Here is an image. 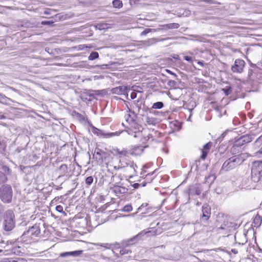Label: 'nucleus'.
Instances as JSON below:
<instances>
[{
	"mask_svg": "<svg viewBox=\"0 0 262 262\" xmlns=\"http://www.w3.org/2000/svg\"><path fill=\"white\" fill-rule=\"evenodd\" d=\"M14 214H6L4 222V228L6 231H11L14 227Z\"/></svg>",
	"mask_w": 262,
	"mask_h": 262,
	"instance_id": "obj_6",
	"label": "nucleus"
},
{
	"mask_svg": "<svg viewBox=\"0 0 262 262\" xmlns=\"http://www.w3.org/2000/svg\"><path fill=\"white\" fill-rule=\"evenodd\" d=\"M137 134H140V132H138V133H137L136 132H134V137L135 138H137V137H138Z\"/></svg>",
	"mask_w": 262,
	"mask_h": 262,
	"instance_id": "obj_55",
	"label": "nucleus"
},
{
	"mask_svg": "<svg viewBox=\"0 0 262 262\" xmlns=\"http://www.w3.org/2000/svg\"><path fill=\"white\" fill-rule=\"evenodd\" d=\"M41 24L43 25H49L50 26H53L54 22L52 21H43L41 22Z\"/></svg>",
	"mask_w": 262,
	"mask_h": 262,
	"instance_id": "obj_40",
	"label": "nucleus"
},
{
	"mask_svg": "<svg viewBox=\"0 0 262 262\" xmlns=\"http://www.w3.org/2000/svg\"><path fill=\"white\" fill-rule=\"evenodd\" d=\"M167 84L170 87L174 88L177 84V82L174 80H170L168 81Z\"/></svg>",
	"mask_w": 262,
	"mask_h": 262,
	"instance_id": "obj_39",
	"label": "nucleus"
},
{
	"mask_svg": "<svg viewBox=\"0 0 262 262\" xmlns=\"http://www.w3.org/2000/svg\"><path fill=\"white\" fill-rule=\"evenodd\" d=\"M148 204H143L141 206L138 208V212H141V213H146L147 212L152 211V208H147Z\"/></svg>",
	"mask_w": 262,
	"mask_h": 262,
	"instance_id": "obj_18",
	"label": "nucleus"
},
{
	"mask_svg": "<svg viewBox=\"0 0 262 262\" xmlns=\"http://www.w3.org/2000/svg\"><path fill=\"white\" fill-rule=\"evenodd\" d=\"M139 234L137 235V236H134L133 238H130V239L128 241V242H132L134 241V240H135V239L137 238V237L138 236H139Z\"/></svg>",
	"mask_w": 262,
	"mask_h": 262,
	"instance_id": "obj_54",
	"label": "nucleus"
},
{
	"mask_svg": "<svg viewBox=\"0 0 262 262\" xmlns=\"http://www.w3.org/2000/svg\"><path fill=\"white\" fill-rule=\"evenodd\" d=\"M112 4L113 7L115 8H120L123 6L122 2L120 0H114Z\"/></svg>",
	"mask_w": 262,
	"mask_h": 262,
	"instance_id": "obj_25",
	"label": "nucleus"
},
{
	"mask_svg": "<svg viewBox=\"0 0 262 262\" xmlns=\"http://www.w3.org/2000/svg\"><path fill=\"white\" fill-rule=\"evenodd\" d=\"M253 71L252 69L249 70L248 76L249 78L251 80L253 79Z\"/></svg>",
	"mask_w": 262,
	"mask_h": 262,
	"instance_id": "obj_44",
	"label": "nucleus"
},
{
	"mask_svg": "<svg viewBox=\"0 0 262 262\" xmlns=\"http://www.w3.org/2000/svg\"><path fill=\"white\" fill-rule=\"evenodd\" d=\"M190 14V12H189V11H187V12H186V15H187V14Z\"/></svg>",
	"mask_w": 262,
	"mask_h": 262,
	"instance_id": "obj_64",
	"label": "nucleus"
},
{
	"mask_svg": "<svg viewBox=\"0 0 262 262\" xmlns=\"http://www.w3.org/2000/svg\"><path fill=\"white\" fill-rule=\"evenodd\" d=\"M106 221V220H103V221L102 220L100 222H99V224H103V223H105Z\"/></svg>",
	"mask_w": 262,
	"mask_h": 262,
	"instance_id": "obj_56",
	"label": "nucleus"
},
{
	"mask_svg": "<svg viewBox=\"0 0 262 262\" xmlns=\"http://www.w3.org/2000/svg\"><path fill=\"white\" fill-rule=\"evenodd\" d=\"M145 120L146 123L149 125H156L159 122L157 118L148 116L145 117Z\"/></svg>",
	"mask_w": 262,
	"mask_h": 262,
	"instance_id": "obj_13",
	"label": "nucleus"
},
{
	"mask_svg": "<svg viewBox=\"0 0 262 262\" xmlns=\"http://www.w3.org/2000/svg\"><path fill=\"white\" fill-rule=\"evenodd\" d=\"M210 211V208L207 205H204L202 207V213H208Z\"/></svg>",
	"mask_w": 262,
	"mask_h": 262,
	"instance_id": "obj_38",
	"label": "nucleus"
},
{
	"mask_svg": "<svg viewBox=\"0 0 262 262\" xmlns=\"http://www.w3.org/2000/svg\"><path fill=\"white\" fill-rule=\"evenodd\" d=\"M166 72L167 73L170 74L171 75H173L174 77H177V75L175 73H173L172 72L170 71V70H166Z\"/></svg>",
	"mask_w": 262,
	"mask_h": 262,
	"instance_id": "obj_52",
	"label": "nucleus"
},
{
	"mask_svg": "<svg viewBox=\"0 0 262 262\" xmlns=\"http://www.w3.org/2000/svg\"><path fill=\"white\" fill-rule=\"evenodd\" d=\"M163 27L165 29H178L180 27V25L178 23H171L164 25Z\"/></svg>",
	"mask_w": 262,
	"mask_h": 262,
	"instance_id": "obj_19",
	"label": "nucleus"
},
{
	"mask_svg": "<svg viewBox=\"0 0 262 262\" xmlns=\"http://www.w3.org/2000/svg\"><path fill=\"white\" fill-rule=\"evenodd\" d=\"M167 29H164V27H163V25L161 26V28H157L155 30V31H164V30H166Z\"/></svg>",
	"mask_w": 262,
	"mask_h": 262,
	"instance_id": "obj_50",
	"label": "nucleus"
},
{
	"mask_svg": "<svg viewBox=\"0 0 262 262\" xmlns=\"http://www.w3.org/2000/svg\"><path fill=\"white\" fill-rule=\"evenodd\" d=\"M244 161L241 155L233 156L223 163L222 169L225 171H229L240 165Z\"/></svg>",
	"mask_w": 262,
	"mask_h": 262,
	"instance_id": "obj_2",
	"label": "nucleus"
},
{
	"mask_svg": "<svg viewBox=\"0 0 262 262\" xmlns=\"http://www.w3.org/2000/svg\"><path fill=\"white\" fill-rule=\"evenodd\" d=\"M93 180V178L92 176L88 177L85 179V183L88 186H90L92 184Z\"/></svg>",
	"mask_w": 262,
	"mask_h": 262,
	"instance_id": "obj_35",
	"label": "nucleus"
},
{
	"mask_svg": "<svg viewBox=\"0 0 262 262\" xmlns=\"http://www.w3.org/2000/svg\"><path fill=\"white\" fill-rule=\"evenodd\" d=\"M20 220L21 221L20 224L22 225L23 226L26 225L27 223L30 221L29 220H28L27 215L24 214L20 216Z\"/></svg>",
	"mask_w": 262,
	"mask_h": 262,
	"instance_id": "obj_23",
	"label": "nucleus"
},
{
	"mask_svg": "<svg viewBox=\"0 0 262 262\" xmlns=\"http://www.w3.org/2000/svg\"><path fill=\"white\" fill-rule=\"evenodd\" d=\"M144 150V147L142 146H137L134 147L130 151L129 154L133 155H140Z\"/></svg>",
	"mask_w": 262,
	"mask_h": 262,
	"instance_id": "obj_12",
	"label": "nucleus"
},
{
	"mask_svg": "<svg viewBox=\"0 0 262 262\" xmlns=\"http://www.w3.org/2000/svg\"><path fill=\"white\" fill-rule=\"evenodd\" d=\"M94 245L95 246H100L102 247H103L105 249H113L114 248L118 246H119L120 244L117 242H115L114 243L110 244V243H93Z\"/></svg>",
	"mask_w": 262,
	"mask_h": 262,
	"instance_id": "obj_10",
	"label": "nucleus"
},
{
	"mask_svg": "<svg viewBox=\"0 0 262 262\" xmlns=\"http://www.w3.org/2000/svg\"><path fill=\"white\" fill-rule=\"evenodd\" d=\"M12 197V190L9 185H4L0 188V198L4 203L11 202Z\"/></svg>",
	"mask_w": 262,
	"mask_h": 262,
	"instance_id": "obj_4",
	"label": "nucleus"
},
{
	"mask_svg": "<svg viewBox=\"0 0 262 262\" xmlns=\"http://www.w3.org/2000/svg\"><path fill=\"white\" fill-rule=\"evenodd\" d=\"M202 2H206L210 4H217V2L214 0H202Z\"/></svg>",
	"mask_w": 262,
	"mask_h": 262,
	"instance_id": "obj_45",
	"label": "nucleus"
},
{
	"mask_svg": "<svg viewBox=\"0 0 262 262\" xmlns=\"http://www.w3.org/2000/svg\"><path fill=\"white\" fill-rule=\"evenodd\" d=\"M241 138L243 139L242 140H243L245 144L250 142L253 139L252 135H246L241 137Z\"/></svg>",
	"mask_w": 262,
	"mask_h": 262,
	"instance_id": "obj_20",
	"label": "nucleus"
},
{
	"mask_svg": "<svg viewBox=\"0 0 262 262\" xmlns=\"http://www.w3.org/2000/svg\"><path fill=\"white\" fill-rule=\"evenodd\" d=\"M5 118V116L3 115L0 114V119H4Z\"/></svg>",
	"mask_w": 262,
	"mask_h": 262,
	"instance_id": "obj_58",
	"label": "nucleus"
},
{
	"mask_svg": "<svg viewBox=\"0 0 262 262\" xmlns=\"http://www.w3.org/2000/svg\"><path fill=\"white\" fill-rule=\"evenodd\" d=\"M132 207L130 205H125L121 210L124 212H129L132 210Z\"/></svg>",
	"mask_w": 262,
	"mask_h": 262,
	"instance_id": "obj_34",
	"label": "nucleus"
},
{
	"mask_svg": "<svg viewBox=\"0 0 262 262\" xmlns=\"http://www.w3.org/2000/svg\"><path fill=\"white\" fill-rule=\"evenodd\" d=\"M114 151L120 158L119 163L120 164V166L122 168L126 167V170L128 171L132 175H133L136 172L135 167H137V166L134 164L133 161H128V162H126L124 159V158L128 155L129 152L125 148H122L121 149L116 148L114 149Z\"/></svg>",
	"mask_w": 262,
	"mask_h": 262,
	"instance_id": "obj_1",
	"label": "nucleus"
},
{
	"mask_svg": "<svg viewBox=\"0 0 262 262\" xmlns=\"http://www.w3.org/2000/svg\"><path fill=\"white\" fill-rule=\"evenodd\" d=\"M246 63L244 60L240 59H236L234 61V64L231 67V71L233 73H242L244 71Z\"/></svg>",
	"mask_w": 262,
	"mask_h": 262,
	"instance_id": "obj_7",
	"label": "nucleus"
},
{
	"mask_svg": "<svg viewBox=\"0 0 262 262\" xmlns=\"http://www.w3.org/2000/svg\"><path fill=\"white\" fill-rule=\"evenodd\" d=\"M111 92L116 95H128V89L125 86H119L113 88Z\"/></svg>",
	"mask_w": 262,
	"mask_h": 262,
	"instance_id": "obj_8",
	"label": "nucleus"
},
{
	"mask_svg": "<svg viewBox=\"0 0 262 262\" xmlns=\"http://www.w3.org/2000/svg\"><path fill=\"white\" fill-rule=\"evenodd\" d=\"M262 223V217L259 215V214H256L255 216L253 219V221L252 224L255 227H259Z\"/></svg>",
	"mask_w": 262,
	"mask_h": 262,
	"instance_id": "obj_16",
	"label": "nucleus"
},
{
	"mask_svg": "<svg viewBox=\"0 0 262 262\" xmlns=\"http://www.w3.org/2000/svg\"><path fill=\"white\" fill-rule=\"evenodd\" d=\"M60 169L64 170H67V166L66 164H62L60 166Z\"/></svg>",
	"mask_w": 262,
	"mask_h": 262,
	"instance_id": "obj_49",
	"label": "nucleus"
},
{
	"mask_svg": "<svg viewBox=\"0 0 262 262\" xmlns=\"http://www.w3.org/2000/svg\"><path fill=\"white\" fill-rule=\"evenodd\" d=\"M151 31V30L150 29H146L141 33V35H146L147 33L150 32Z\"/></svg>",
	"mask_w": 262,
	"mask_h": 262,
	"instance_id": "obj_47",
	"label": "nucleus"
},
{
	"mask_svg": "<svg viewBox=\"0 0 262 262\" xmlns=\"http://www.w3.org/2000/svg\"><path fill=\"white\" fill-rule=\"evenodd\" d=\"M220 229H225V228L224 227H223V226H222L220 228Z\"/></svg>",
	"mask_w": 262,
	"mask_h": 262,
	"instance_id": "obj_61",
	"label": "nucleus"
},
{
	"mask_svg": "<svg viewBox=\"0 0 262 262\" xmlns=\"http://www.w3.org/2000/svg\"><path fill=\"white\" fill-rule=\"evenodd\" d=\"M99 260L102 262H112V259L108 257L104 256L103 255H101L99 257Z\"/></svg>",
	"mask_w": 262,
	"mask_h": 262,
	"instance_id": "obj_30",
	"label": "nucleus"
},
{
	"mask_svg": "<svg viewBox=\"0 0 262 262\" xmlns=\"http://www.w3.org/2000/svg\"><path fill=\"white\" fill-rule=\"evenodd\" d=\"M222 90L226 96L229 95L231 93V89L230 86H227L225 88L223 89Z\"/></svg>",
	"mask_w": 262,
	"mask_h": 262,
	"instance_id": "obj_33",
	"label": "nucleus"
},
{
	"mask_svg": "<svg viewBox=\"0 0 262 262\" xmlns=\"http://www.w3.org/2000/svg\"><path fill=\"white\" fill-rule=\"evenodd\" d=\"M212 145V143L211 142H209L204 145L203 148L202 150V155L201 156V158L203 160H205L208 155V153L210 149L211 146Z\"/></svg>",
	"mask_w": 262,
	"mask_h": 262,
	"instance_id": "obj_9",
	"label": "nucleus"
},
{
	"mask_svg": "<svg viewBox=\"0 0 262 262\" xmlns=\"http://www.w3.org/2000/svg\"><path fill=\"white\" fill-rule=\"evenodd\" d=\"M8 98L4 95L0 94V102H2L3 100H7Z\"/></svg>",
	"mask_w": 262,
	"mask_h": 262,
	"instance_id": "obj_46",
	"label": "nucleus"
},
{
	"mask_svg": "<svg viewBox=\"0 0 262 262\" xmlns=\"http://www.w3.org/2000/svg\"><path fill=\"white\" fill-rule=\"evenodd\" d=\"M262 145V135L257 138L253 144L255 149H258Z\"/></svg>",
	"mask_w": 262,
	"mask_h": 262,
	"instance_id": "obj_22",
	"label": "nucleus"
},
{
	"mask_svg": "<svg viewBox=\"0 0 262 262\" xmlns=\"http://www.w3.org/2000/svg\"><path fill=\"white\" fill-rule=\"evenodd\" d=\"M3 211L2 206L0 205V213Z\"/></svg>",
	"mask_w": 262,
	"mask_h": 262,
	"instance_id": "obj_59",
	"label": "nucleus"
},
{
	"mask_svg": "<svg viewBox=\"0 0 262 262\" xmlns=\"http://www.w3.org/2000/svg\"><path fill=\"white\" fill-rule=\"evenodd\" d=\"M198 63L199 64H201L202 66H203V65H204L203 63L202 62H201V61H199Z\"/></svg>",
	"mask_w": 262,
	"mask_h": 262,
	"instance_id": "obj_60",
	"label": "nucleus"
},
{
	"mask_svg": "<svg viewBox=\"0 0 262 262\" xmlns=\"http://www.w3.org/2000/svg\"><path fill=\"white\" fill-rule=\"evenodd\" d=\"M140 186V184H138V183H134L133 185V187L135 188V189H137L139 187V186Z\"/></svg>",
	"mask_w": 262,
	"mask_h": 262,
	"instance_id": "obj_53",
	"label": "nucleus"
},
{
	"mask_svg": "<svg viewBox=\"0 0 262 262\" xmlns=\"http://www.w3.org/2000/svg\"><path fill=\"white\" fill-rule=\"evenodd\" d=\"M2 166V169L4 171H9V168L8 166Z\"/></svg>",
	"mask_w": 262,
	"mask_h": 262,
	"instance_id": "obj_51",
	"label": "nucleus"
},
{
	"mask_svg": "<svg viewBox=\"0 0 262 262\" xmlns=\"http://www.w3.org/2000/svg\"><path fill=\"white\" fill-rule=\"evenodd\" d=\"M7 181L6 176L3 172L0 171V184L5 183Z\"/></svg>",
	"mask_w": 262,
	"mask_h": 262,
	"instance_id": "obj_31",
	"label": "nucleus"
},
{
	"mask_svg": "<svg viewBox=\"0 0 262 262\" xmlns=\"http://www.w3.org/2000/svg\"><path fill=\"white\" fill-rule=\"evenodd\" d=\"M92 132L97 136L104 138H110L115 136H119L120 134V132L110 133L96 127L93 128Z\"/></svg>",
	"mask_w": 262,
	"mask_h": 262,
	"instance_id": "obj_5",
	"label": "nucleus"
},
{
	"mask_svg": "<svg viewBox=\"0 0 262 262\" xmlns=\"http://www.w3.org/2000/svg\"><path fill=\"white\" fill-rule=\"evenodd\" d=\"M57 211L60 212V213H65L64 212H63V207L61 205H58L55 208Z\"/></svg>",
	"mask_w": 262,
	"mask_h": 262,
	"instance_id": "obj_43",
	"label": "nucleus"
},
{
	"mask_svg": "<svg viewBox=\"0 0 262 262\" xmlns=\"http://www.w3.org/2000/svg\"><path fill=\"white\" fill-rule=\"evenodd\" d=\"M184 59L189 62V63H192L193 61V58L191 56H188L186 55L184 56Z\"/></svg>",
	"mask_w": 262,
	"mask_h": 262,
	"instance_id": "obj_41",
	"label": "nucleus"
},
{
	"mask_svg": "<svg viewBox=\"0 0 262 262\" xmlns=\"http://www.w3.org/2000/svg\"><path fill=\"white\" fill-rule=\"evenodd\" d=\"M127 189L124 187L117 186L114 188V191L116 193H125Z\"/></svg>",
	"mask_w": 262,
	"mask_h": 262,
	"instance_id": "obj_24",
	"label": "nucleus"
},
{
	"mask_svg": "<svg viewBox=\"0 0 262 262\" xmlns=\"http://www.w3.org/2000/svg\"><path fill=\"white\" fill-rule=\"evenodd\" d=\"M99 58V54L97 52H92L88 57L89 60H93Z\"/></svg>",
	"mask_w": 262,
	"mask_h": 262,
	"instance_id": "obj_26",
	"label": "nucleus"
},
{
	"mask_svg": "<svg viewBox=\"0 0 262 262\" xmlns=\"http://www.w3.org/2000/svg\"><path fill=\"white\" fill-rule=\"evenodd\" d=\"M241 138L243 139L242 140H243L245 144L250 142L253 139L252 135H246L241 137Z\"/></svg>",
	"mask_w": 262,
	"mask_h": 262,
	"instance_id": "obj_21",
	"label": "nucleus"
},
{
	"mask_svg": "<svg viewBox=\"0 0 262 262\" xmlns=\"http://www.w3.org/2000/svg\"><path fill=\"white\" fill-rule=\"evenodd\" d=\"M102 150L99 148H96L93 155L94 158L97 161H102Z\"/></svg>",
	"mask_w": 262,
	"mask_h": 262,
	"instance_id": "obj_17",
	"label": "nucleus"
},
{
	"mask_svg": "<svg viewBox=\"0 0 262 262\" xmlns=\"http://www.w3.org/2000/svg\"><path fill=\"white\" fill-rule=\"evenodd\" d=\"M209 217L210 216L208 215V214H202L201 220L206 221L209 219Z\"/></svg>",
	"mask_w": 262,
	"mask_h": 262,
	"instance_id": "obj_42",
	"label": "nucleus"
},
{
	"mask_svg": "<svg viewBox=\"0 0 262 262\" xmlns=\"http://www.w3.org/2000/svg\"><path fill=\"white\" fill-rule=\"evenodd\" d=\"M93 68H99L100 69H108L109 68V65L105 64H102L101 66L96 65L92 67Z\"/></svg>",
	"mask_w": 262,
	"mask_h": 262,
	"instance_id": "obj_37",
	"label": "nucleus"
},
{
	"mask_svg": "<svg viewBox=\"0 0 262 262\" xmlns=\"http://www.w3.org/2000/svg\"><path fill=\"white\" fill-rule=\"evenodd\" d=\"M28 233L31 235L37 236L40 234V229L38 226H33L31 228L28 230Z\"/></svg>",
	"mask_w": 262,
	"mask_h": 262,
	"instance_id": "obj_15",
	"label": "nucleus"
},
{
	"mask_svg": "<svg viewBox=\"0 0 262 262\" xmlns=\"http://www.w3.org/2000/svg\"><path fill=\"white\" fill-rule=\"evenodd\" d=\"M215 177L214 174H210L205 178V183L211 184L214 181Z\"/></svg>",
	"mask_w": 262,
	"mask_h": 262,
	"instance_id": "obj_27",
	"label": "nucleus"
},
{
	"mask_svg": "<svg viewBox=\"0 0 262 262\" xmlns=\"http://www.w3.org/2000/svg\"><path fill=\"white\" fill-rule=\"evenodd\" d=\"M164 106V104L162 102H157L154 103L152 106L153 109H161Z\"/></svg>",
	"mask_w": 262,
	"mask_h": 262,
	"instance_id": "obj_28",
	"label": "nucleus"
},
{
	"mask_svg": "<svg viewBox=\"0 0 262 262\" xmlns=\"http://www.w3.org/2000/svg\"><path fill=\"white\" fill-rule=\"evenodd\" d=\"M83 253L82 250H77L71 252H66L60 253V256L61 257H66L68 256H71L73 257H77L79 256Z\"/></svg>",
	"mask_w": 262,
	"mask_h": 262,
	"instance_id": "obj_11",
	"label": "nucleus"
},
{
	"mask_svg": "<svg viewBox=\"0 0 262 262\" xmlns=\"http://www.w3.org/2000/svg\"><path fill=\"white\" fill-rule=\"evenodd\" d=\"M118 216H116L114 218H113V220H115L116 219ZM119 217H120V216Z\"/></svg>",
	"mask_w": 262,
	"mask_h": 262,
	"instance_id": "obj_63",
	"label": "nucleus"
},
{
	"mask_svg": "<svg viewBox=\"0 0 262 262\" xmlns=\"http://www.w3.org/2000/svg\"><path fill=\"white\" fill-rule=\"evenodd\" d=\"M130 97L132 99H134L137 97V93L135 92H132L130 94Z\"/></svg>",
	"mask_w": 262,
	"mask_h": 262,
	"instance_id": "obj_48",
	"label": "nucleus"
},
{
	"mask_svg": "<svg viewBox=\"0 0 262 262\" xmlns=\"http://www.w3.org/2000/svg\"><path fill=\"white\" fill-rule=\"evenodd\" d=\"M242 140L243 139L241 137L236 140L234 142V146L238 147L245 144L244 143V141Z\"/></svg>",
	"mask_w": 262,
	"mask_h": 262,
	"instance_id": "obj_29",
	"label": "nucleus"
},
{
	"mask_svg": "<svg viewBox=\"0 0 262 262\" xmlns=\"http://www.w3.org/2000/svg\"><path fill=\"white\" fill-rule=\"evenodd\" d=\"M51 216H53V217H55V214H53V213H52V214H51Z\"/></svg>",
	"mask_w": 262,
	"mask_h": 262,
	"instance_id": "obj_62",
	"label": "nucleus"
},
{
	"mask_svg": "<svg viewBox=\"0 0 262 262\" xmlns=\"http://www.w3.org/2000/svg\"><path fill=\"white\" fill-rule=\"evenodd\" d=\"M193 110V108H191V109H189V111H190V116H189V118L191 117V116L192 115V110Z\"/></svg>",
	"mask_w": 262,
	"mask_h": 262,
	"instance_id": "obj_57",
	"label": "nucleus"
},
{
	"mask_svg": "<svg viewBox=\"0 0 262 262\" xmlns=\"http://www.w3.org/2000/svg\"><path fill=\"white\" fill-rule=\"evenodd\" d=\"M262 177V162L256 161L253 162L251 167V180L258 182Z\"/></svg>",
	"mask_w": 262,
	"mask_h": 262,
	"instance_id": "obj_3",
	"label": "nucleus"
},
{
	"mask_svg": "<svg viewBox=\"0 0 262 262\" xmlns=\"http://www.w3.org/2000/svg\"><path fill=\"white\" fill-rule=\"evenodd\" d=\"M130 253H131V251L128 249H126L125 248H122L120 251V253L121 255H124V254H128Z\"/></svg>",
	"mask_w": 262,
	"mask_h": 262,
	"instance_id": "obj_36",
	"label": "nucleus"
},
{
	"mask_svg": "<svg viewBox=\"0 0 262 262\" xmlns=\"http://www.w3.org/2000/svg\"><path fill=\"white\" fill-rule=\"evenodd\" d=\"M190 193L191 194H195L200 195L202 192V189L200 184H195L192 186L189 189Z\"/></svg>",
	"mask_w": 262,
	"mask_h": 262,
	"instance_id": "obj_14",
	"label": "nucleus"
},
{
	"mask_svg": "<svg viewBox=\"0 0 262 262\" xmlns=\"http://www.w3.org/2000/svg\"><path fill=\"white\" fill-rule=\"evenodd\" d=\"M6 147V144L4 140L0 141V152H3L5 151Z\"/></svg>",
	"mask_w": 262,
	"mask_h": 262,
	"instance_id": "obj_32",
	"label": "nucleus"
}]
</instances>
